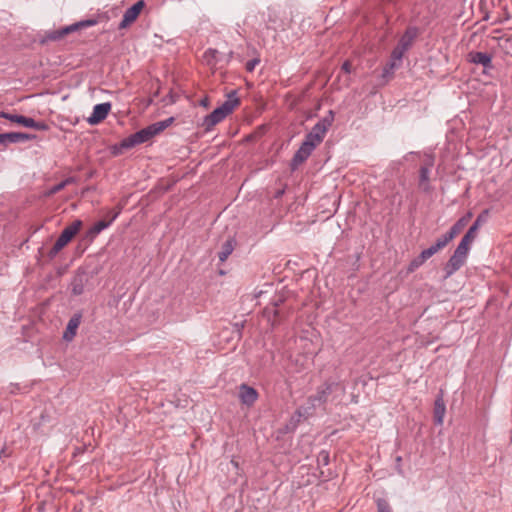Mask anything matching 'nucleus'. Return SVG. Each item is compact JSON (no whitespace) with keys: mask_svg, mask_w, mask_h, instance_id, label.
Masks as SVG:
<instances>
[{"mask_svg":"<svg viewBox=\"0 0 512 512\" xmlns=\"http://www.w3.org/2000/svg\"><path fill=\"white\" fill-rule=\"evenodd\" d=\"M322 141L319 138L315 137L312 132H309L303 141V143H308L311 145V148L315 149Z\"/></svg>","mask_w":512,"mask_h":512,"instance_id":"c756f323","label":"nucleus"},{"mask_svg":"<svg viewBox=\"0 0 512 512\" xmlns=\"http://www.w3.org/2000/svg\"><path fill=\"white\" fill-rule=\"evenodd\" d=\"M259 63H260V59H259V58H254V59H252V60H250V61H248V62L246 63L245 68H246V70H247L248 72H252V71H254L255 67H256Z\"/></svg>","mask_w":512,"mask_h":512,"instance_id":"7c9ffc66","label":"nucleus"},{"mask_svg":"<svg viewBox=\"0 0 512 512\" xmlns=\"http://www.w3.org/2000/svg\"><path fill=\"white\" fill-rule=\"evenodd\" d=\"M234 244L235 242L233 239H228L222 244L221 250L218 254L219 260L221 262H225L227 258L232 254L234 250Z\"/></svg>","mask_w":512,"mask_h":512,"instance_id":"5701e85b","label":"nucleus"},{"mask_svg":"<svg viewBox=\"0 0 512 512\" xmlns=\"http://www.w3.org/2000/svg\"><path fill=\"white\" fill-rule=\"evenodd\" d=\"M436 419H437V423L441 425V424H442V420H443V418L438 417V418H436Z\"/></svg>","mask_w":512,"mask_h":512,"instance_id":"e433bc0d","label":"nucleus"},{"mask_svg":"<svg viewBox=\"0 0 512 512\" xmlns=\"http://www.w3.org/2000/svg\"><path fill=\"white\" fill-rule=\"evenodd\" d=\"M111 110V104L109 102L97 104L94 106L91 115L87 118V122L90 125H96L102 122Z\"/></svg>","mask_w":512,"mask_h":512,"instance_id":"1a4fd4ad","label":"nucleus"},{"mask_svg":"<svg viewBox=\"0 0 512 512\" xmlns=\"http://www.w3.org/2000/svg\"><path fill=\"white\" fill-rule=\"evenodd\" d=\"M96 24H97V21L95 19L82 20L77 23L63 27L59 30L50 32L47 35V39L52 40V41L60 40L69 33L78 31L79 29H82V28L91 27Z\"/></svg>","mask_w":512,"mask_h":512,"instance_id":"39448f33","label":"nucleus"},{"mask_svg":"<svg viewBox=\"0 0 512 512\" xmlns=\"http://www.w3.org/2000/svg\"><path fill=\"white\" fill-rule=\"evenodd\" d=\"M0 117L10 120L11 122L20 124L24 127L33 128L39 131H44L48 129L47 124L44 122H37L33 118L26 117L23 115L17 114H9L5 112H0Z\"/></svg>","mask_w":512,"mask_h":512,"instance_id":"423d86ee","label":"nucleus"},{"mask_svg":"<svg viewBox=\"0 0 512 512\" xmlns=\"http://www.w3.org/2000/svg\"><path fill=\"white\" fill-rule=\"evenodd\" d=\"M471 63L482 65L484 68H492V57L490 54L479 51H472L468 54Z\"/></svg>","mask_w":512,"mask_h":512,"instance_id":"dca6fc26","label":"nucleus"},{"mask_svg":"<svg viewBox=\"0 0 512 512\" xmlns=\"http://www.w3.org/2000/svg\"><path fill=\"white\" fill-rule=\"evenodd\" d=\"M430 257L428 252L424 249L417 257H415L408 265L407 272L412 273L417 270L420 266H422L425 261H427Z\"/></svg>","mask_w":512,"mask_h":512,"instance_id":"412c9836","label":"nucleus"},{"mask_svg":"<svg viewBox=\"0 0 512 512\" xmlns=\"http://www.w3.org/2000/svg\"><path fill=\"white\" fill-rule=\"evenodd\" d=\"M446 413V407L443 400L442 394H439L434 402V416H444Z\"/></svg>","mask_w":512,"mask_h":512,"instance_id":"a878e982","label":"nucleus"},{"mask_svg":"<svg viewBox=\"0 0 512 512\" xmlns=\"http://www.w3.org/2000/svg\"><path fill=\"white\" fill-rule=\"evenodd\" d=\"M118 217V213H114L110 220H100L96 222L87 232V236L90 238H95L98 234H100L104 229L108 228L112 222Z\"/></svg>","mask_w":512,"mask_h":512,"instance_id":"f3484780","label":"nucleus"},{"mask_svg":"<svg viewBox=\"0 0 512 512\" xmlns=\"http://www.w3.org/2000/svg\"><path fill=\"white\" fill-rule=\"evenodd\" d=\"M488 214V210H485L483 213H481L475 222L472 224V226L468 229V231L465 233V235L473 240L476 239L478 230L480 226L485 222L486 216Z\"/></svg>","mask_w":512,"mask_h":512,"instance_id":"6ab92c4d","label":"nucleus"},{"mask_svg":"<svg viewBox=\"0 0 512 512\" xmlns=\"http://www.w3.org/2000/svg\"><path fill=\"white\" fill-rule=\"evenodd\" d=\"M351 68H352V66H351L350 61H345V62L342 64V67H341V69H342L345 73H347V74H349V73L351 72Z\"/></svg>","mask_w":512,"mask_h":512,"instance_id":"72a5a7b5","label":"nucleus"},{"mask_svg":"<svg viewBox=\"0 0 512 512\" xmlns=\"http://www.w3.org/2000/svg\"><path fill=\"white\" fill-rule=\"evenodd\" d=\"M345 394V386L336 380H327L317 388L314 395L309 396L308 401L312 408L323 405L328 400H336Z\"/></svg>","mask_w":512,"mask_h":512,"instance_id":"f257e3e1","label":"nucleus"},{"mask_svg":"<svg viewBox=\"0 0 512 512\" xmlns=\"http://www.w3.org/2000/svg\"><path fill=\"white\" fill-rule=\"evenodd\" d=\"M69 182V180H65V181H62L60 182L59 184L55 185L52 189H51V193H57L59 192L60 190H62L66 184Z\"/></svg>","mask_w":512,"mask_h":512,"instance_id":"473e14b6","label":"nucleus"},{"mask_svg":"<svg viewBox=\"0 0 512 512\" xmlns=\"http://www.w3.org/2000/svg\"><path fill=\"white\" fill-rule=\"evenodd\" d=\"M172 122H173V118H168L163 121H159V122L149 125L148 129L150 130L151 134L154 137L155 135L159 134L160 132H162L163 130L168 128Z\"/></svg>","mask_w":512,"mask_h":512,"instance_id":"b1692460","label":"nucleus"},{"mask_svg":"<svg viewBox=\"0 0 512 512\" xmlns=\"http://www.w3.org/2000/svg\"><path fill=\"white\" fill-rule=\"evenodd\" d=\"M473 241V239L464 235L454 252L460 255L461 257L467 259L468 253L470 251V246L473 243Z\"/></svg>","mask_w":512,"mask_h":512,"instance_id":"aec40b11","label":"nucleus"},{"mask_svg":"<svg viewBox=\"0 0 512 512\" xmlns=\"http://www.w3.org/2000/svg\"><path fill=\"white\" fill-rule=\"evenodd\" d=\"M417 35V31L414 28H409L405 34L401 37L398 45L405 50H408Z\"/></svg>","mask_w":512,"mask_h":512,"instance_id":"4be33fe9","label":"nucleus"},{"mask_svg":"<svg viewBox=\"0 0 512 512\" xmlns=\"http://www.w3.org/2000/svg\"><path fill=\"white\" fill-rule=\"evenodd\" d=\"M240 104L236 91H231L228 94L227 100L218 108L214 109L209 115L204 118L203 126L206 130H211L215 125L220 123Z\"/></svg>","mask_w":512,"mask_h":512,"instance_id":"f03ea898","label":"nucleus"},{"mask_svg":"<svg viewBox=\"0 0 512 512\" xmlns=\"http://www.w3.org/2000/svg\"><path fill=\"white\" fill-rule=\"evenodd\" d=\"M435 164V158L432 154H424L422 165L419 169V188L424 192L431 190L430 173Z\"/></svg>","mask_w":512,"mask_h":512,"instance_id":"20e7f679","label":"nucleus"},{"mask_svg":"<svg viewBox=\"0 0 512 512\" xmlns=\"http://www.w3.org/2000/svg\"><path fill=\"white\" fill-rule=\"evenodd\" d=\"M151 138H153V135L151 134L148 127H146L130 135L129 137L123 139L121 142V146L126 149L132 148L136 145L149 141Z\"/></svg>","mask_w":512,"mask_h":512,"instance_id":"0eeeda50","label":"nucleus"},{"mask_svg":"<svg viewBox=\"0 0 512 512\" xmlns=\"http://www.w3.org/2000/svg\"><path fill=\"white\" fill-rule=\"evenodd\" d=\"M454 238L447 232L446 234L442 235L440 238H438L435 242V244L431 245L429 248L425 249L426 252L432 257L434 254H436L438 251L445 248L450 241H452Z\"/></svg>","mask_w":512,"mask_h":512,"instance_id":"a211bd4d","label":"nucleus"},{"mask_svg":"<svg viewBox=\"0 0 512 512\" xmlns=\"http://www.w3.org/2000/svg\"><path fill=\"white\" fill-rule=\"evenodd\" d=\"M82 320V314L81 313H75L70 320L68 321V324L66 326V329L63 333V339L65 341H72L73 338L76 336L77 329L81 323Z\"/></svg>","mask_w":512,"mask_h":512,"instance_id":"4468645a","label":"nucleus"},{"mask_svg":"<svg viewBox=\"0 0 512 512\" xmlns=\"http://www.w3.org/2000/svg\"><path fill=\"white\" fill-rule=\"evenodd\" d=\"M379 512H385L384 508L380 507Z\"/></svg>","mask_w":512,"mask_h":512,"instance_id":"4c0bfd02","label":"nucleus"},{"mask_svg":"<svg viewBox=\"0 0 512 512\" xmlns=\"http://www.w3.org/2000/svg\"><path fill=\"white\" fill-rule=\"evenodd\" d=\"M465 262V258L461 257L460 255L454 252L444 267L445 277L448 278L452 276L465 264Z\"/></svg>","mask_w":512,"mask_h":512,"instance_id":"2eb2a0df","label":"nucleus"},{"mask_svg":"<svg viewBox=\"0 0 512 512\" xmlns=\"http://www.w3.org/2000/svg\"><path fill=\"white\" fill-rule=\"evenodd\" d=\"M145 6V2L143 0L137 1L134 5L128 8L119 23V29H125L130 26L140 15L142 9Z\"/></svg>","mask_w":512,"mask_h":512,"instance_id":"6e6552de","label":"nucleus"},{"mask_svg":"<svg viewBox=\"0 0 512 512\" xmlns=\"http://www.w3.org/2000/svg\"><path fill=\"white\" fill-rule=\"evenodd\" d=\"M201 104H202L203 106H208V99H203V100L201 101Z\"/></svg>","mask_w":512,"mask_h":512,"instance_id":"f704fd0d","label":"nucleus"},{"mask_svg":"<svg viewBox=\"0 0 512 512\" xmlns=\"http://www.w3.org/2000/svg\"><path fill=\"white\" fill-rule=\"evenodd\" d=\"M34 135L22 132H9L0 134V145L6 146L10 143L25 142L34 139Z\"/></svg>","mask_w":512,"mask_h":512,"instance_id":"ddd939ff","label":"nucleus"},{"mask_svg":"<svg viewBox=\"0 0 512 512\" xmlns=\"http://www.w3.org/2000/svg\"><path fill=\"white\" fill-rule=\"evenodd\" d=\"M218 55V51L215 49H207L203 54V60L209 66H214L216 63V57Z\"/></svg>","mask_w":512,"mask_h":512,"instance_id":"cd10ccee","label":"nucleus"},{"mask_svg":"<svg viewBox=\"0 0 512 512\" xmlns=\"http://www.w3.org/2000/svg\"><path fill=\"white\" fill-rule=\"evenodd\" d=\"M407 50H405L404 48L400 47L399 45H397L392 53H391V61L390 62H395L399 65V63L401 62L402 58H403V55L404 53L406 52Z\"/></svg>","mask_w":512,"mask_h":512,"instance_id":"c85d7f7f","label":"nucleus"},{"mask_svg":"<svg viewBox=\"0 0 512 512\" xmlns=\"http://www.w3.org/2000/svg\"><path fill=\"white\" fill-rule=\"evenodd\" d=\"M238 396L243 405L251 406L258 399V392L255 388L251 386L241 384L239 386Z\"/></svg>","mask_w":512,"mask_h":512,"instance_id":"9b49d317","label":"nucleus"},{"mask_svg":"<svg viewBox=\"0 0 512 512\" xmlns=\"http://www.w3.org/2000/svg\"><path fill=\"white\" fill-rule=\"evenodd\" d=\"M398 67V64L395 62H389L385 68L383 69V75L386 76L393 72V70Z\"/></svg>","mask_w":512,"mask_h":512,"instance_id":"2f4dec72","label":"nucleus"},{"mask_svg":"<svg viewBox=\"0 0 512 512\" xmlns=\"http://www.w3.org/2000/svg\"><path fill=\"white\" fill-rule=\"evenodd\" d=\"M472 214L471 213H468L466 216H463L462 218H468V221L470 220Z\"/></svg>","mask_w":512,"mask_h":512,"instance_id":"c9c22d12","label":"nucleus"},{"mask_svg":"<svg viewBox=\"0 0 512 512\" xmlns=\"http://www.w3.org/2000/svg\"><path fill=\"white\" fill-rule=\"evenodd\" d=\"M468 224V218H460L456 221V223L450 228L448 233L455 238Z\"/></svg>","mask_w":512,"mask_h":512,"instance_id":"393cba45","label":"nucleus"},{"mask_svg":"<svg viewBox=\"0 0 512 512\" xmlns=\"http://www.w3.org/2000/svg\"><path fill=\"white\" fill-rule=\"evenodd\" d=\"M82 225L81 220H75L65 227L49 251V257L54 258L80 231Z\"/></svg>","mask_w":512,"mask_h":512,"instance_id":"7ed1b4c3","label":"nucleus"},{"mask_svg":"<svg viewBox=\"0 0 512 512\" xmlns=\"http://www.w3.org/2000/svg\"><path fill=\"white\" fill-rule=\"evenodd\" d=\"M313 151L314 149L311 148L310 144L302 142L301 146L293 156L291 161V169L296 170L299 165L304 163L309 158Z\"/></svg>","mask_w":512,"mask_h":512,"instance_id":"9d476101","label":"nucleus"},{"mask_svg":"<svg viewBox=\"0 0 512 512\" xmlns=\"http://www.w3.org/2000/svg\"><path fill=\"white\" fill-rule=\"evenodd\" d=\"M334 119L333 112L330 111L329 115L322 118L320 121H318L312 128L310 132L314 134L315 137L319 138L320 141H323L326 132L328 131L329 127L332 125Z\"/></svg>","mask_w":512,"mask_h":512,"instance_id":"f8f14e48","label":"nucleus"},{"mask_svg":"<svg viewBox=\"0 0 512 512\" xmlns=\"http://www.w3.org/2000/svg\"><path fill=\"white\" fill-rule=\"evenodd\" d=\"M71 292L73 295H81L84 292V283L82 277H75L71 283Z\"/></svg>","mask_w":512,"mask_h":512,"instance_id":"bb28decb","label":"nucleus"}]
</instances>
